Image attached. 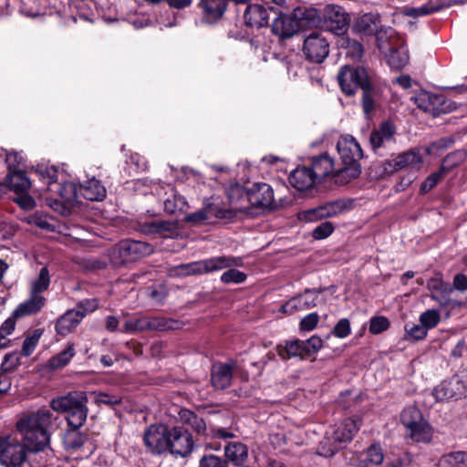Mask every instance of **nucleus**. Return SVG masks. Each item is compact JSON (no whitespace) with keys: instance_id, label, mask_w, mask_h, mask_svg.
I'll use <instances>...</instances> for the list:
<instances>
[{"instance_id":"nucleus-1","label":"nucleus","mask_w":467,"mask_h":467,"mask_svg":"<svg viewBox=\"0 0 467 467\" xmlns=\"http://www.w3.org/2000/svg\"><path fill=\"white\" fill-rule=\"evenodd\" d=\"M53 413L39 410L16 422L21 440L10 435H0V465L3 467H23L30 457L44 451L49 444L48 428L52 424Z\"/></svg>"},{"instance_id":"nucleus-2","label":"nucleus","mask_w":467,"mask_h":467,"mask_svg":"<svg viewBox=\"0 0 467 467\" xmlns=\"http://www.w3.org/2000/svg\"><path fill=\"white\" fill-rule=\"evenodd\" d=\"M243 265L244 260L239 256H213L188 264H181L171 269V275L186 277L190 275L210 274L228 268V270L221 275L220 281L225 285H239L245 282L247 275L234 267H241Z\"/></svg>"},{"instance_id":"nucleus-3","label":"nucleus","mask_w":467,"mask_h":467,"mask_svg":"<svg viewBox=\"0 0 467 467\" xmlns=\"http://www.w3.org/2000/svg\"><path fill=\"white\" fill-rule=\"evenodd\" d=\"M341 167L334 174L335 182L346 185L361 174L359 161L364 157L363 150L357 140L349 134L341 136L337 143Z\"/></svg>"},{"instance_id":"nucleus-4","label":"nucleus","mask_w":467,"mask_h":467,"mask_svg":"<svg viewBox=\"0 0 467 467\" xmlns=\"http://www.w3.org/2000/svg\"><path fill=\"white\" fill-rule=\"evenodd\" d=\"M88 396L83 391L69 392L67 395L52 399L53 410L65 413L67 426L82 427L88 417Z\"/></svg>"},{"instance_id":"nucleus-5","label":"nucleus","mask_w":467,"mask_h":467,"mask_svg":"<svg viewBox=\"0 0 467 467\" xmlns=\"http://www.w3.org/2000/svg\"><path fill=\"white\" fill-rule=\"evenodd\" d=\"M421 150V148H412L399 154L392 153L391 159L374 163L372 171L375 177L382 179L404 169H410L411 172L416 173L423 163Z\"/></svg>"},{"instance_id":"nucleus-6","label":"nucleus","mask_w":467,"mask_h":467,"mask_svg":"<svg viewBox=\"0 0 467 467\" xmlns=\"http://www.w3.org/2000/svg\"><path fill=\"white\" fill-rule=\"evenodd\" d=\"M153 253V246L142 241L122 239L108 251V257L113 268L134 263Z\"/></svg>"},{"instance_id":"nucleus-7","label":"nucleus","mask_w":467,"mask_h":467,"mask_svg":"<svg viewBox=\"0 0 467 467\" xmlns=\"http://www.w3.org/2000/svg\"><path fill=\"white\" fill-rule=\"evenodd\" d=\"M373 71L363 66H342L337 79L341 92L347 97H353L375 78Z\"/></svg>"},{"instance_id":"nucleus-8","label":"nucleus","mask_w":467,"mask_h":467,"mask_svg":"<svg viewBox=\"0 0 467 467\" xmlns=\"http://www.w3.org/2000/svg\"><path fill=\"white\" fill-rule=\"evenodd\" d=\"M36 179H30L26 171L15 169L8 171L4 184L11 192L16 194L15 202L24 210L29 211L36 207L35 199L28 193L30 189L35 188Z\"/></svg>"},{"instance_id":"nucleus-9","label":"nucleus","mask_w":467,"mask_h":467,"mask_svg":"<svg viewBox=\"0 0 467 467\" xmlns=\"http://www.w3.org/2000/svg\"><path fill=\"white\" fill-rule=\"evenodd\" d=\"M379 50L384 54L388 65L395 70L402 69L410 60L409 50L404 41L395 32L384 38V34L378 35Z\"/></svg>"},{"instance_id":"nucleus-10","label":"nucleus","mask_w":467,"mask_h":467,"mask_svg":"<svg viewBox=\"0 0 467 467\" xmlns=\"http://www.w3.org/2000/svg\"><path fill=\"white\" fill-rule=\"evenodd\" d=\"M247 200L251 207L243 209L244 213L247 215L258 214L260 212H253V210L265 211L272 209L275 205L274 191L272 187L265 182H256L245 192Z\"/></svg>"},{"instance_id":"nucleus-11","label":"nucleus","mask_w":467,"mask_h":467,"mask_svg":"<svg viewBox=\"0 0 467 467\" xmlns=\"http://www.w3.org/2000/svg\"><path fill=\"white\" fill-rule=\"evenodd\" d=\"M350 25V16L344 7L338 5H327L322 12L321 28L337 37L348 32Z\"/></svg>"},{"instance_id":"nucleus-12","label":"nucleus","mask_w":467,"mask_h":467,"mask_svg":"<svg viewBox=\"0 0 467 467\" xmlns=\"http://www.w3.org/2000/svg\"><path fill=\"white\" fill-rule=\"evenodd\" d=\"M183 323L180 320L166 317H134L124 323V331L139 332L144 330H176L182 328Z\"/></svg>"},{"instance_id":"nucleus-13","label":"nucleus","mask_w":467,"mask_h":467,"mask_svg":"<svg viewBox=\"0 0 467 467\" xmlns=\"http://www.w3.org/2000/svg\"><path fill=\"white\" fill-rule=\"evenodd\" d=\"M414 101L419 109L431 113L434 117L451 112L456 109L455 103L444 95L425 90L416 94Z\"/></svg>"},{"instance_id":"nucleus-14","label":"nucleus","mask_w":467,"mask_h":467,"mask_svg":"<svg viewBox=\"0 0 467 467\" xmlns=\"http://www.w3.org/2000/svg\"><path fill=\"white\" fill-rule=\"evenodd\" d=\"M171 427L162 423L151 424L143 434V443L152 455L169 453Z\"/></svg>"},{"instance_id":"nucleus-15","label":"nucleus","mask_w":467,"mask_h":467,"mask_svg":"<svg viewBox=\"0 0 467 467\" xmlns=\"http://www.w3.org/2000/svg\"><path fill=\"white\" fill-rule=\"evenodd\" d=\"M351 32L358 36H375L376 44L378 45V35L384 34L387 38L390 34L394 33L391 27L382 28L381 17L377 12L365 13L357 17L351 26Z\"/></svg>"},{"instance_id":"nucleus-16","label":"nucleus","mask_w":467,"mask_h":467,"mask_svg":"<svg viewBox=\"0 0 467 467\" xmlns=\"http://www.w3.org/2000/svg\"><path fill=\"white\" fill-rule=\"evenodd\" d=\"M57 197H46V204L52 208L55 212L64 213L66 203L73 204L78 202L79 192V185L73 182H57L54 184V191Z\"/></svg>"},{"instance_id":"nucleus-17","label":"nucleus","mask_w":467,"mask_h":467,"mask_svg":"<svg viewBox=\"0 0 467 467\" xmlns=\"http://www.w3.org/2000/svg\"><path fill=\"white\" fill-rule=\"evenodd\" d=\"M396 127L389 121H382L378 129H374L369 135V145L372 151L379 155L384 156L386 149L395 144Z\"/></svg>"},{"instance_id":"nucleus-18","label":"nucleus","mask_w":467,"mask_h":467,"mask_svg":"<svg viewBox=\"0 0 467 467\" xmlns=\"http://www.w3.org/2000/svg\"><path fill=\"white\" fill-rule=\"evenodd\" d=\"M303 54L312 63H322L329 54V44L321 33L313 32L304 40Z\"/></svg>"},{"instance_id":"nucleus-19","label":"nucleus","mask_w":467,"mask_h":467,"mask_svg":"<svg viewBox=\"0 0 467 467\" xmlns=\"http://www.w3.org/2000/svg\"><path fill=\"white\" fill-rule=\"evenodd\" d=\"M169 440L170 454L186 458L192 451L194 446L192 436L183 426L171 427Z\"/></svg>"},{"instance_id":"nucleus-20","label":"nucleus","mask_w":467,"mask_h":467,"mask_svg":"<svg viewBox=\"0 0 467 467\" xmlns=\"http://www.w3.org/2000/svg\"><path fill=\"white\" fill-rule=\"evenodd\" d=\"M250 1L251 0H199L197 7L201 11L202 22L214 24L223 17L230 2L246 4Z\"/></svg>"},{"instance_id":"nucleus-21","label":"nucleus","mask_w":467,"mask_h":467,"mask_svg":"<svg viewBox=\"0 0 467 467\" xmlns=\"http://www.w3.org/2000/svg\"><path fill=\"white\" fill-rule=\"evenodd\" d=\"M270 11L274 15L271 25V31L274 35L280 39H287L298 32V24L293 13L291 15L284 14L275 7H270Z\"/></svg>"},{"instance_id":"nucleus-22","label":"nucleus","mask_w":467,"mask_h":467,"mask_svg":"<svg viewBox=\"0 0 467 467\" xmlns=\"http://www.w3.org/2000/svg\"><path fill=\"white\" fill-rule=\"evenodd\" d=\"M360 105L365 117H370L383 99V88L376 79V77L369 81L361 90Z\"/></svg>"},{"instance_id":"nucleus-23","label":"nucleus","mask_w":467,"mask_h":467,"mask_svg":"<svg viewBox=\"0 0 467 467\" xmlns=\"http://www.w3.org/2000/svg\"><path fill=\"white\" fill-rule=\"evenodd\" d=\"M30 173L38 181L40 185L35 184L34 190L38 192H53L54 184L57 181L58 168L48 163H37L30 168Z\"/></svg>"},{"instance_id":"nucleus-24","label":"nucleus","mask_w":467,"mask_h":467,"mask_svg":"<svg viewBox=\"0 0 467 467\" xmlns=\"http://www.w3.org/2000/svg\"><path fill=\"white\" fill-rule=\"evenodd\" d=\"M82 308L83 305L78 304L76 308L66 311L57 319L55 330L57 335L65 337L75 330L87 315V310Z\"/></svg>"},{"instance_id":"nucleus-25","label":"nucleus","mask_w":467,"mask_h":467,"mask_svg":"<svg viewBox=\"0 0 467 467\" xmlns=\"http://www.w3.org/2000/svg\"><path fill=\"white\" fill-rule=\"evenodd\" d=\"M270 7L259 4H248L244 11V26L250 29L267 26L271 13Z\"/></svg>"},{"instance_id":"nucleus-26","label":"nucleus","mask_w":467,"mask_h":467,"mask_svg":"<svg viewBox=\"0 0 467 467\" xmlns=\"http://www.w3.org/2000/svg\"><path fill=\"white\" fill-rule=\"evenodd\" d=\"M314 290L306 288L299 295L292 297L280 307V312L284 314L292 315L299 310H306L317 306L319 297L317 295H313Z\"/></svg>"},{"instance_id":"nucleus-27","label":"nucleus","mask_w":467,"mask_h":467,"mask_svg":"<svg viewBox=\"0 0 467 467\" xmlns=\"http://www.w3.org/2000/svg\"><path fill=\"white\" fill-rule=\"evenodd\" d=\"M362 425V419L354 415L352 417L345 419L338 426L335 428L331 433L337 444H340L344 449L348 443H349L355 435L359 431Z\"/></svg>"},{"instance_id":"nucleus-28","label":"nucleus","mask_w":467,"mask_h":467,"mask_svg":"<svg viewBox=\"0 0 467 467\" xmlns=\"http://www.w3.org/2000/svg\"><path fill=\"white\" fill-rule=\"evenodd\" d=\"M234 363L217 362L211 368V385L215 390H224L232 385Z\"/></svg>"},{"instance_id":"nucleus-29","label":"nucleus","mask_w":467,"mask_h":467,"mask_svg":"<svg viewBox=\"0 0 467 467\" xmlns=\"http://www.w3.org/2000/svg\"><path fill=\"white\" fill-rule=\"evenodd\" d=\"M462 382L456 376L450 379L442 380L437 385L433 390L432 395L436 401H444L449 400H458L462 396Z\"/></svg>"},{"instance_id":"nucleus-30","label":"nucleus","mask_w":467,"mask_h":467,"mask_svg":"<svg viewBox=\"0 0 467 467\" xmlns=\"http://www.w3.org/2000/svg\"><path fill=\"white\" fill-rule=\"evenodd\" d=\"M295 19L298 24V31L307 28H321L322 15L314 7H297L293 10Z\"/></svg>"},{"instance_id":"nucleus-31","label":"nucleus","mask_w":467,"mask_h":467,"mask_svg":"<svg viewBox=\"0 0 467 467\" xmlns=\"http://www.w3.org/2000/svg\"><path fill=\"white\" fill-rule=\"evenodd\" d=\"M308 168L318 183H321L325 178L331 174L334 175L337 171L334 160L327 152L313 157L311 166Z\"/></svg>"},{"instance_id":"nucleus-32","label":"nucleus","mask_w":467,"mask_h":467,"mask_svg":"<svg viewBox=\"0 0 467 467\" xmlns=\"http://www.w3.org/2000/svg\"><path fill=\"white\" fill-rule=\"evenodd\" d=\"M248 447L241 441H228L223 447L224 459H227L228 464L232 463L235 467H243L248 460Z\"/></svg>"},{"instance_id":"nucleus-33","label":"nucleus","mask_w":467,"mask_h":467,"mask_svg":"<svg viewBox=\"0 0 467 467\" xmlns=\"http://www.w3.org/2000/svg\"><path fill=\"white\" fill-rule=\"evenodd\" d=\"M362 40V37H360V39H357L351 37L349 33L346 32L337 37V46L339 49L345 51L347 57L353 61H358L364 55Z\"/></svg>"},{"instance_id":"nucleus-34","label":"nucleus","mask_w":467,"mask_h":467,"mask_svg":"<svg viewBox=\"0 0 467 467\" xmlns=\"http://www.w3.org/2000/svg\"><path fill=\"white\" fill-rule=\"evenodd\" d=\"M288 181L292 187L298 192L312 190L317 182L311 170L306 166H298L289 175Z\"/></svg>"},{"instance_id":"nucleus-35","label":"nucleus","mask_w":467,"mask_h":467,"mask_svg":"<svg viewBox=\"0 0 467 467\" xmlns=\"http://www.w3.org/2000/svg\"><path fill=\"white\" fill-rule=\"evenodd\" d=\"M81 427L67 426L62 436L64 447L67 451H76L82 448L90 437L87 431H82Z\"/></svg>"},{"instance_id":"nucleus-36","label":"nucleus","mask_w":467,"mask_h":467,"mask_svg":"<svg viewBox=\"0 0 467 467\" xmlns=\"http://www.w3.org/2000/svg\"><path fill=\"white\" fill-rule=\"evenodd\" d=\"M47 299L41 295L30 292V296L25 302L19 304L14 310L15 317L19 318L36 315L45 306Z\"/></svg>"},{"instance_id":"nucleus-37","label":"nucleus","mask_w":467,"mask_h":467,"mask_svg":"<svg viewBox=\"0 0 467 467\" xmlns=\"http://www.w3.org/2000/svg\"><path fill=\"white\" fill-rule=\"evenodd\" d=\"M140 227L144 234L166 237L175 230V223L171 221L152 219L140 223Z\"/></svg>"},{"instance_id":"nucleus-38","label":"nucleus","mask_w":467,"mask_h":467,"mask_svg":"<svg viewBox=\"0 0 467 467\" xmlns=\"http://www.w3.org/2000/svg\"><path fill=\"white\" fill-rule=\"evenodd\" d=\"M449 6L450 4H446L443 0H436L435 2L430 0L420 7H405L403 14L406 16L416 18L440 12Z\"/></svg>"},{"instance_id":"nucleus-39","label":"nucleus","mask_w":467,"mask_h":467,"mask_svg":"<svg viewBox=\"0 0 467 467\" xmlns=\"http://www.w3.org/2000/svg\"><path fill=\"white\" fill-rule=\"evenodd\" d=\"M79 192L86 200L99 202L107 195L105 186L96 179L88 180L85 184H79Z\"/></svg>"},{"instance_id":"nucleus-40","label":"nucleus","mask_w":467,"mask_h":467,"mask_svg":"<svg viewBox=\"0 0 467 467\" xmlns=\"http://www.w3.org/2000/svg\"><path fill=\"white\" fill-rule=\"evenodd\" d=\"M205 208L208 218L215 217L228 222H234L239 213H244L243 209L225 208L223 204L214 202L207 203Z\"/></svg>"},{"instance_id":"nucleus-41","label":"nucleus","mask_w":467,"mask_h":467,"mask_svg":"<svg viewBox=\"0 0 467 467\" xmlns=\"http://www.w3.org/2000/svg\"><path fill=\"white\" fill-rule=\"evenodd\" d=\"M407 436L416 442H430L432 438V428L424 418L407 429Z\"/></svg>"},{"instance_id":"nucleus-42","label":"nucleus","mask_w":467,"mask_h":467,"mask_svg":"<svg viewBox=\"0 0 467 467\" xmlns=\"http://www.w3.org/2000/svg\"><path fill=\"white\" fill-rule=\"evenodd\" d=\"M298 343L300 360H306L311 358H313L312 360H315V356L323 347V340L317 336H312L306 340H301L298 338Z\"/></svg>"},{"instance_id":"nucleus-43","label":"nucleus","mask_w":467,"mask_h":467,"mask_svg":"<svg viewBox=\"0 0 467 467\" xmlns=\"http://www.w3.org/2000/svg\"><path fill=\"white\" fill-rule=\"evenodd\" d=\"M179 416L182 422L192 427V429L196 432L197 435H207L206 422L202 417H199L195 412L187 409H182L179 411Z\"/></svg>"},{"instance_id":"nucleus-44","label":"nucleus","mask_w":467,"mask_h":467,"mask_svg":"<svg viewBox=\"0 0 467 467\" xmlns=\"http://www.w3.org/2000/svg\"><path fill=\"white\" fill-rule=\"evenodd\" d=\"M75 355V345L68 344L64 350L48 359L47 366L53 370L63 368L70 362Z\"/></svg>"},{"instance_id":"nucleus-45","label":"nucleus","mask_w":467,"mask_h":467,"mask_svg":"<svg viewBox=\"0 0 467 467\" xmlns=\"http://www.w3.org/2000/svg\"><path fill=\"white\" fill-rule=\"evenodd\" d=\"M342 449V446L337 444L332 434H327L318 443L317 454L325 458H331Z\"/></svg>"},{"instance_id":"nucleus-46","label":"nucleus","mask_w":467,"mask_h":467,"mask_svg":"<svg viewBox=\"0 0 467 467\" xmlns=\"http://www.w3.org/2000/svg\"><path fill=\"white\" fill-rule=\"evenodd\" d=\"M298 344V338L285 340L275 346L276 354L283 361L296 358H299Z\"/></svg>"},{"instance_id":"nucleus-47","label":"nucleus","mask_w":467,"mask_h":467,"mask_svg":"<svg viewBox=\"0 0 467 467\" xmlns=\"http://www.w3.org/2000/svg\"><path fill=\"white\" fill-rule=\"evenodd\" d=\"M467 158V151L464 150H456L447 154L441 161L440 168L446 174H449L453 169L460 166Z\"/></svg>"},{"instance_id":"nucleus-48","label":"nucleus","mask_w":467,"mask_h":467,"mask_svg":"<svg viewBox=\"0 0 467 467\" xmlns=\"http://www.w3.org/2000/svg\"><path fill=\"white\" fill-rule=\"evenodd\" d=\"M441 467H467V451H456L445 453L440 459Z\"/></svg>"},{"instance_id":"nucleus-49","label":"nucleus","mask_w":467,"mask_h":467,"mask_svg":"<svg viewBox=\"0 0 467 467\" xmlns=\"http://www.w3.org/2000/svg\"><path fill=\"white\" fill-rule=\"evenodd\" d=\"M454 143V140L451 137H442L439 140L431 142L430 145L422 147V150L425 155L428 156H439L441 151L451 147Z\"/></svg>"},{"instance_id":"nucleus-50","label":"nucleus","mask_w":467,"mask_h":467,"mask_svg":"<svg viewBox=\"0 0 467 467\" xmlns=\"http://www.w3.org/2000/svg\"><path fill=\"white\" fill-rule=\"evenodd\" d=\"M18 317H15V312L13 311L12 316L8 317L0 327V348H5L10 346L11 340L6 337L11 335L16 327V320Z\"/></svg>"},{"instance_id":"nucleus-51","label":"nucleus","mask_w":467,"mask_h":467,"mask_svg":"<svg viewBox=\"0 0 467 467\" xmlns=\"http://www.w3.org/2000/svg\"><path fill=\"white\" fill-rule=\"evenodd\" d=\"M42 334L43 329L36 328L30 335L26 337L20 351L22 357H29L35 351Z\"/></svg>"},{"instance_id":"nucleus-52","label":"nucleus","mask_w":467,"mask_h":467,"mask_svg":"<svg viewBox=\"0 0 467 467\" xmlns=\"http://www.w3.org/2000/svg\"><path fill=\"white\" fill-rule=\"evenodd\" d=\"M422 419L423 415L420 410L415 406L405 408L400 414V422L406 429L420 421Z\"/></svg>"},{"instance_id":"nucleus-53","label":"nucleus","mask_w":467,"mask_h":467,"mask_svg":"<svg viewBox=\"0 0 467 467\" xmlns=\"http://www.w3.org/2000/svg\"><path fill=\"white\" fill-rule=\"evenodd\" d=\"M198 467H229V464L223 456L205 451L199 460Z\"/></svg>"},{"instance_id":"nucleus-54","label":"nucleus","mask_w":467,"mask_h":467,"mask_svg":"<svg viewBox=\"0 0 467 467\" xmlns=\"http://www.w3.org/2000/svg\"><path fill=\"white\" fill-rule=\"evenodd\" d=\"M446 173L439 168L438 171L431 173L426 179L421 182L420 187V193L424 195L431 192L442 179L446 177Z\"/></svg>"},{"instance_id":"nucleus-55","label":"nucleus","mask_w":467,"mask_h":467,"mask_svg":"<svg viewBox=\"0 0 467 467\" xmlns=\"http://www.w3.org/2000/svg\"><path fill=\"white\" fill-rule=\"evenodd\" d=\"M405 338L409 341L422 340L427 337L428 330L420 324H406L404 327Z\"/></svg>"},{"instance_id":"nucleus-56","label":"nucleus","mask_w":467,"mask_h":467,"mask_svg":"<svg viewBox=\"0 0 467 467\" xmlns=\"http://www.w3.org/2000/svg\"><path fill=\"white\" fill-rule=\"evenodd\" d=\"M50 285L49 272L47 266L42 267L39 271L38 277L34 281L31 291L33 294L40 295L48 289Z\"/></svg>"},{"instance_id":"nucleus-57","label":"nucleus","mask_w":467,"mask_h":467,"mask_svg":"<svg viewBox=\"0 0 467 467\" xmlns=\"http://www.w3.org/2000/svg\"><path fill=\"white\" fill-rule=\"evenodd\" d=\"M320 207L324 213V218H329L337 216L345 211L347 209V204L344 200L337 199L326 202L325 204L320 205Z\"/></svg>"},{"instance_id":"nucleus-58","label":"nucleus","mask_w":467,"mask_h":467,"mask_svg":"<svg viewBox=\"0 0 467 467\" xmlns=\"http://www.w3.org/2000/svg\"><path fill=\"white\" fill-rule=\"evenodd\" d=\"M21 357L17 351L5 354L0 367L1 371L3 373L14 372L21 365Z\"/></svg>"},{"instance_id":"nucleus-59","label":"nucleus","mask_w":467,"mask_h":467,"mask_svg":"<svg viewBox=\"0 0 467 467\" xmlns=\"http://www.w3.org/2000/svg\"><path fill=\"white\" fill-rule=\"evenodd\" d=\"M441 321V315L438 309H428L420 316V322L427 329L436 327Z\"/></svg>"},{"instance_id":"nucleus-60","label":"nucleus","mask_w":467,"mask_h":467,"mask_svg":"<svg viewBox=\"0 0 467 467\" xmlns=\"http://www.w3.org/2000/svg\"><path fill=\"white\" fill-rule=\"evenodd\" d=\"M366 459L363 461L368 464L380 465L384 460V454L381 446L379 443H372L366 450Z\"/></svg>"},{"instance_id":"nucleus-61","label":"nucleus","mask_w":467,"mask_h":467,"mask_svg":"<svg viewBox=\"0 0 467 467\" xmlns=\"http://www.w3.org/2000/svg\"><path fill=\"white\" fill-rule=\"evenodd\" d=\"M389 327L390 322L384 316H374L369 319L368 330L372 335H379L388 330Z\"/></svg>"},{"instance_id":"nucleus-62","label":"nucleus","mask_w":467,"mask_h":467,"mask_svg":"<svg viewBox=\"0 0 467 467\" xmlns=\"http://www.w3.org/2000/svg\"><path fill=\"white\" fill-rule=\"evenodd\" d=\"M186 206L187 202L185 198L180 195H173L164 202V211L170 214H173L176 212H182Z\"/></svg>"},{"instance_id":"nucleus-63","label":"nucleus","mask_w":467,"mask_h":467,"mask_svg":"<svg viewBox=\"0 0 467 467\" xmlns=\"http://www.w3.org/2000/svg\"><path fill=\"white\" fill-rule=\"evenodd\" d=\"M94 402L98 405L105 404L109 407L121 403V398L118 395H112L105 392H93Z\"/></svg>"},{"instance_id":"nucleus-64","label":"nucleus","mask_w":467,"mask_h":467,"mask_svg":"<svg viewBox=\"0 0 467 467\" xmlns=\"http://www.w3.org/2000/svg\"><path fill=\"white\" fill-rule=\"evenodd\" d=\"M335 230L334 224L326 221L318 224L312 232V236L316 240H323L330 236Z\"/></svg>"}]
</instances>
